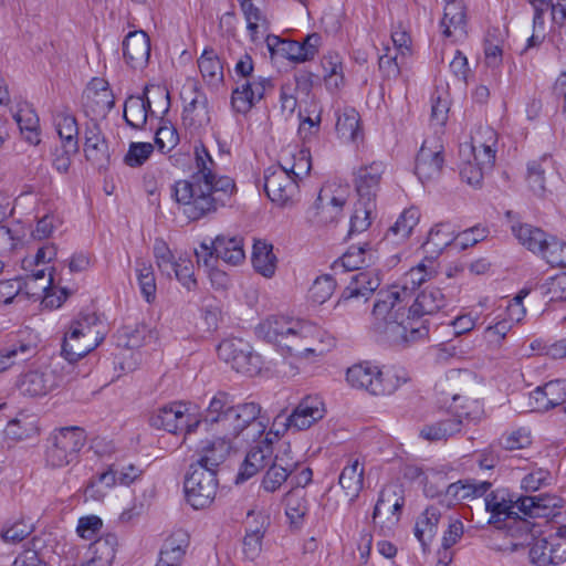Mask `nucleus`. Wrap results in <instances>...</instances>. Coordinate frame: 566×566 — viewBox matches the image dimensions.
Returning a JSON list of instances; mask_svg holds the SVG:
<instances>
[{
    "label": "nucleus",
    "instance_id": "obj_1",
    "mask_svg": "<svg viewBox=\"0 0 566 566\" xmlns=\"http://www.w3.org/2000/svg\"><path fill=\"white\" fill-rule=\"evenodd\" d=\"M202 423L214 434V439L201 442L198 460L214 474L232 449L243 443L259 442L269 427L270 419L254 401L233 405L230 395L217 392L209 402Z\"/></svg>",
    "mask_w": 566,
    "mask_h": 566
},
{
    "label": "nucleus",
    "instance_id": "obj_2",
    "mask_svg": "<svg viewBox=\"0 0 566 566\" xmlns=\"http://www.w3.org/2000/svg\"><path fill=\"white\" fill-rule=\"evenodd\" d=\"M196 171L171 187V197L190 220H199L223 207L235 192L234 180L218 176L217 164L203 145L195 147Z\"/></svg>",
    "mask_w": 566,
    "mask_h": 566
},
{
    "label": "nucleus",
    "instance_id": "obj_3",
    "mask_svg": "<svg viewBox=\"0 0 566 566\" xmlns=\"http://www.w3.org/2000/svg\"><path fill=\"white\" fill-rule=\"evenodd\" d=\"M325 413L324 401L316 395L304 397L291 415L279 413L269 431L265 430L262 439L252 446L247 453L242 468L237 475V482L245 481L265 468L273 457V444L279 441L280 436L289 429L306 430L322 420Z\"/></svg>",
    "mask_w": 566,
    "mask_h": 566
},
{
    "label": "nucleus",
    "instance_id": "obj_4",
    "mask_svg": "<svg viewBox=\"0 0 566 566\" xmlns=\"http://www.w3.org/2000/svg\"><path fill=\"white\" fill-rule=\"evenodd\" d=\"M447 297L439 287L428 286L422 290L405 315L400 318H377L385 323L384 333L389 342L397 346H409L429 336L426 316L433 315L446 307Z\"/></svg>",
    "mask_w": 566,
    "mask_h": 566
},
{
    "label": "nucleus",
    "instance_id": "obj_5",
    "mask_svg": "<svg viewBox=\"0 0 566 566\" xmlns=\"http://www.w3.org/2000/svg\"><path fill=\"white\" fill-rule=\"evenodd\" d=\"M258 337L276 345L292 356H307L314 350L310 347L317 334L314 324L284 316H270L255 328Z\"/></svg>",
    "mask_w": 566,
    "mask_h": 566
},
{
    "label": "nucleus",
    "instance_id": "obj_6",
    "mask_svg": "<svg viewBox=\"0 0 566 566\" xmlns=\"http://www.w3.org/2000/svg\"><path fill=\"white\" fill-rule=\"evenodd\" d=\"M554 499L549 495H527L515 502L506 501L503 491L491 492L484 500L485 510L490 513L489 523L497 527H509V523H518L527 528V522L518 516L522 513L525 517H545L554 506Z\"/></svg>",
    "mask_w": 566,
    "mask_h": 566
},
{
    "label": "nucleus",
    "instance_id": "obj_7",
    "mask_svg": "<svg viewBox=\"0 0 566 566\" xmlns=\"http://www.w3.org/2000/svg\"><path fill=\"white\" fill-rule=\"evenodd\" d=\"M436 274L433 262L426 265L423 262L411 268L401 279L400 284L391 285L377 294L373 315L375 318H400L405 315V307L411 300L413 291Z\"/></svg>",
    "mask_w": 566,
    "mask_h": 566
},
{
    "label": "nucleus",
    "instance_id": "obj_8",
    "mask_svg": "<svg viewBox=\"0 0 566 566\" xmlns=\"http://www.w3.org/2000/svg\"><path fill=\"white\" fill-rule=\"evenodd\" d=\"M402 368L380 369L368 361L353 365L347 369L346 380L350 387L373 396H390L409 381Z\"/></svg>",
    "mask_w": 566,
    "mask_h": 566
},
{
    "label": "nucleus",
    "instance_id": "obj_9",
    "mask_svg": "<svg viewBox=\"0 0 566 566\" xmlns=\"http://www.w3.org/2000/svg\"><path fill=\"white\" fill-rule=\"evenodd\" d=\"M64 369L65 364L60 359L43 361L21 374L17 387L23 396H46L64 382Z\"/></svg>",
    "mask_w": 566,
    "mask_h": 566
},
{
    "label": "nucleus",
    "instance_id": "obj_10",
    "mask_svg": "<svg viewBox=\"0 0 566 566\" xmlns=\"http://www.w3.org/2000/svg\"><path fill=\"white\" fill-rule=\"evenodd\" d=\"M84 431L78 427L61 428L48 439L45 461L52 468L70 464L84 446Z\"/></svg>",
    "mask_w": 566,
    "mask_h": 566
},
{
    "label": "nucleus",
    "instance_id": "obj_11",
    "mask_svg": "<svg viewBox=\"0 0 566 566\" xmlns=\"http://www.w3.org/2000/svg\"><path fill=\"white\" fill-rule=\"evenodd\" d=\"M217 474L201 464H190L184 488L187 502L196 510L209 506L218 490Z\"/></svg>",
    "mask_w": 566,
    "mask_h": 566
},
{
    "label": "nucleus",
    "instance_id": "obj_12",
    "mask_svg": "<svg viewBox=\"0 0 566 566\" xmlns=\"http://www.w3.org/2000/svg\"><path fill=\"white\" fill-rule=\"evenodd\" d=\"M218 356L235 371L254 376L262 367L261 356L243 339H226L218 346Z\"/></svg>",
    "mask_w": 566,
    "mask_h": 566
},
{
    "label": "nucleus",
    "instance_id": "obj_13",
    "mask_svg": "<svg viewBox=\"0 0 566 566\" xmlns=\"http://www.w3.org/2000/svg\"><path fill=\"white\" fill-rule=\"evenodd\" d=\"M528 557L535 566L559 565L566 560V535L562 527L548 537L534 538L530 544Z\"/></svg>",
    "mask_w": 566,
    "mask_h": 566
},
{
    "label": "nucleus",
    "instance_id": "obj_14",
    "mask_svg": "<svg viewBox=\"0 0 566 566\" xmlns=\"http://www.w3.org/2000/svg\"><path fill=\"white\" fill-rule=\"evenodd\" d=\"M264 190L271 201L284 207L297 196L298 185L286 168L279 164L264 171Z\"/></svg>",
    "mask_w": 566,
    "mask_h": 566
},
{
    "label": "nucleus",
    "instance_id": "obj_15",
    "mask_svg": "<svg viewBox=\"0 0 566 566\" xmlns=\"http://www.w3.org/2000/svg\"><path fill=\"white\" fill-rule=\"evenodd\" d=\"M444 164L443 145L439 137L423 140L416 158L415 171L422 184L440 177Z\"/></svg>",
    "mask_w": 566,
    "mask_h": 566
},
{
    "label": "nucleus",
    "instance_id": "obj_16",
    "mask_svg": "<svg viewBox=\"0 0 566 566\" xmlns=\"http://www.w3.org/2000/svg\"><path fill=\"white\" fill-rule=\"evenodd\" d=\"M187 405L174 402L159 408L150 418V424L157 429H164L170 433H177L185 430L186 433L193 432L199 426L203 424L202 420L189 422V413Z\"/></svg>",
    "mask_w": 566,
    "mask_h": 566
},
{
    "label": "nucleus",
    "instance_id": "obj_17",
    "mask_svg": "<svg viewBox=\"0 0 566 566\" xmlns=\"http://www.w3.org/2000/svg\"><path fill=\"white\" fill-rule=\"evenodd\" d=\"M273 85L268 77L238 80L231 94V105L237 113H248Z\"/></svg>",
    "mask_w": 566,
    "mask_h": 566
},
{
    "label": "nucleus",
    "instance_id": "obj_18",
    "mask_svg": "<svg viewBox=\"0 0 566 566\" xmlns=\"http://www.w3.org/2000/svg\"><path fill=\"white\" fill-rule=\"evenodd\" d=\"M385 171L386 165L382 161L363 164L355 169L353 181L358 200L367 203L376 202Z\"/></svg>",
    "mask_w": 566,
    "mask_h": 566
},
{
    "label": "nucleus",
    "instance_id": "obj_19",
    "mask_svg": "<svg viewBox=\"0 0 566 566\" xmlns=\"http://www.w3.org/2000/svg\"><path fill=\"white\" fill-rule=\"evenodd\" d=\"M555 160L551 154H544L527 165L526 181L531 191L539 197H545L548 191L547 182L558 172Z\"/></svg>",
    "mask_w": 566,
    "mask_h": 566
},
{
    "label": "nucleus",
    "instance_id": "obj_20",
    "mask_svg": "<svg viewBox=\"0 0 566 566\" xmlns=\"http://www.w3.org/2000/svg\"><path fill=\"white\" fill-rule=\"evenodd\" d=\"M566 401V381L556 379L536 387L530 394V406L536 411H547Z\"/></svg>",
    "mask_w": 566,
    "mask_h": 566
},
{
    "label": "nucleus",
    "instance_id": "obj_21",
    "mask_svg": "<svg viewBox=\"0 0 566 566\" xmlns=\"http://www.w3.org/2000/svg\"><path fill=\"white\" fill-rule=\"evenodd\" d=\"M379 274L375 270L359 271L352 275L349 283L344 289L337 306L352 300L363 297L368 300L380 285Z\"/></svg>",
    "mask_w": 566,
    "mask_h": 566
},
{
    "label": "nucleus",
    "instance_id": "obj_22",
    "mask_svg": "<svg viewBox=\"0 0 566 566\" xmlns=\"http://www.w3.org/2000/svg\"><path fill=\"white\" fill-rule=\"evenodd\" d=\"M124 59L133 69H143L150 56V41L144 31H132L123 41Z\"/></svg>",
    "mask_w": 566,
    "mask_h": 566
},
{
    "label": "nucleus",
    "instance_id": "obj_23",
    "mask_svg": "<svg viewBox=\"0 0 566 566\" xmlns=\"http://www.w3.org/2000/svg\"><path fill=\"white\" fill-rule=\"evenodd\" d=\"M376 253L369 243L350 245L345 253L332 264L334 273L360 270L363 265L375 262Z\"/></svg>",
    "mask_w": 566,
    "mask_h": 566
},
{
    "label": "nucleus",
    "instance_id": "obj_24",
    "mask_svg": "<svg viewBox=\"0 0 566 566\" xmlns=\"http://www.w3.org/2000/svg\"><path fill=\"white\" fill-rule=\"evenodd\" d=\"M365 465L361 457L350 455L343 468L338 483L350 501L358 497L364 486Z\"/></svg>",
    "mask_w": 566,
    "mask_h": 566
},
{
    "label": "nucleus",
    "instance_id": "obj_25",
    "mask_svg": "<svg viewBox=\"0 0 566 566\" xmlns=\"http://www.w3.org/2000/svg\"><path fill=\"white\" fill-rule=\"evenodd\" d=\"M346 203L344 196H335L331 189L323 188L315 202V222L317 224H328L335 222L343 212Z\"/></svg>",
    "mask_w": 566,
    "mask_h": 566
},
{
    "label": "nucleus",
    "instance_id": "obj_26",
    "mask_svg": "<svg viewBox=\"0 0 566 566\" xmlns=\"http://www.w3.org/2000/svg\"><path fill=\"white\" fill-rule=\"evenodd\" d=\"M440 27L443 35L453 38L454 41L461 40L467 35V14L462 2L446 4Z\"/></svg>",
    "mask_w": 566,
    "mask_h": 566
},
{
    "label": "nucleus",
    "instance_id": "obj_27",
    "mask_svg": "<svg viewBox=\"0 0 566 566\" xmlns=\"http://www.w3.org/2000/svg\"><path fill=\"white\" fill-rule=\"evenodd\" d=\"M468 416V412L455 411L452 418L442 419L433 423L424 424L420 429V437L427 441L446 440L449 437L460 432L462 426V417Z\"/></svg>",
    "mask_w": 566,
    "mask_h": 566
},
{
    "label": "nucleus",
    "instance_id": "obj_28",
    "mask_svg": "<svg viewBox=\"0 0 566 566\" xmlns=\"http://www.w3.org/2000/svg\"><path fill=\"white\" fill-rule=\"evenodd\" d=\"M188 544L189 538L185 531L179 530L172 533L165 541L156 566H179Z\"/></svg>",
    "mask_w": 566,
    "mask_h": 566
},
{
    "label": "nucleus",
    "instance_id": "obj_29",
    "mask_svg": "<svg viewBox=\"0 0 566 566\" xmlns=\"http://www.w3.org/2000/svg\"><path fill=\"white\" fill-rule=\"evenodd\" d=\"M212 249L217 259L230 265H239L245 259L243 239L241 237L218 235L212 241Z\"/></svg>",
    "mask_w": 566,
    "mask_h": 566
},
{
    "label": "nucleus",
    "instance_id": "obj_30",
    "mask_svg": "<svg viewBox=\"0 0 566 566\" xmlns=\"http://www.w3.org/2000/svg\"><path fill=\"white\" fill-rule=\"evenodd\" d=\"M405 504L403 497L399 496L398 493L392 489H384L378 497V501L374 507L373 521L377 524V520L380 517L381 513H390V516L387 518L388 524L386 527L390 530L392 526L397 525L399 522V514Z\"/></svg>",
    "mask_w": 566,
    "mask_h": 566
},
{
    "label": "nucleus",
    "instance_id": "obj_31",
    "mask_svg": "<svg viewBox=\"0 0 566 566\" xmlns=\"http://www.w3.org/2000/svg\"><path fill=\"white\" fill-rule=\"evenodd\" d=\"M84 153L86 159L96 166L103 167L108 163V145L97 126L88 127L86 129Z\"/></svg>",
    "mask_w": 566,
    "mask_h": 566
},
{
    "label": "nucleus",
    "instance_id": "obj_32",
    "mask_svg": "<svg viewBox=\"0 0 566 566\" xmlns=\"http://www.w3.org/2000/svg\"><path fill=\"white\" fill-rule=\"evenodd\" d=\"M78 332H66L62 345V354L67 364L65 367L71 368V363L77 361L85 355L95 349L101 343L93 338H84L77 336Z\"/></svg>",
    "mask_w": 566,
    "mask_h": 566
},
{
    "label": "nucleus",
    "instance_id": "obj_33",
    "mask_svg": "<svg viewBox=\"0 0 566 566\" xmlns=\"http://www.w3.org/2000/svg\"><path fill=\"white\" fill-rule=\"evenodd\" d=\"M53 126L61 143L72 145L78 144V124L75 115L67 108L56 109L52 115Z\"/></svg>",
    "mask_w": 566,
    "mask_h": 566
},
{
    "label": "nucleus",
    "instance_id": "obj_34",
    "mask_svg": "<svg viewBox=\"0 0 566 566\" xmlns=\"http://www.w3.org/2000/svg\"><path fill=\"white\" fill-rule=\"evenodd\" d=\"M449 245L455 247V229L449 222H441L430 230L422 248L427 253L438 255Z\"/></svg>",
    "mask_w": 566,
    "mask_h": 566
},
{
    "label": "nucleus",
    "instance_id": "obj_35",
    "mask_svg": "<svg viewBox=\"0 0 566 566\" xmlns=\"http://www.w3.org/2000/svg\"><path fill=\"white\" fill-rule=\"evenodd\" d=\"M441 511L438 506H428L418 517L415 526V536L423 549L431 543L438 531Z\"/></svg>",
    "mask_w": 566,
    "mask_h": 566
},
{
    "label": "nucleus",
    "instance_id": "obj_36",
    "mask_svg": "<svg viewBox=\"0 0 566 566\" xmlns=\"http://www.w3.org/2000/svg\"><path fill=\"white\" fill-rule=\"evenodd\" d=\"M117 538L113 534L99 537L90 545V559L83 566H111L116 554Z\"/></svg>",
    "mask_w": 566,
    "mask_h": 566
},
{
    "label": "nucleus",
    "instance_id": "obj_37",
    "mask_svg": "<svg viewBox=\"0 0 566 566\" xmlns=\"http://www.w3.org/2000/svg\"><path fill=\"white\" fill-rule=\"evenodd\" d=\"M78 332L77 336L93 338L102 343L106 334V327L95 313H81L75 318L67 332Z\"/></svg>",
    "mask_w": 566,
    "mask_h": 566
},
{
    "label": "nucleus",
    "instance_id": "obj_38",
    "mask_svg": "<svg viewBox=\"0 0 566 566\" xmlns=\"http://www.w3.org/2000/svg\"><path fill=\"white\" fill-rule=\"evenodd\" d=\"M277 259L273 253V245L263 240L253 244L252 264L254 270L264 277H272L276 270Z\"/></svg>",
    "mask_w": 566,
    "mask_h": 566
},
{
    "label": "nucleus",
    "instance_id": "obj_39",
    "mask_svg": "<svg viewBox=\"0 0 566 566\" xmlns=\"http://www.w3.org/2000/svg\"><path fill=\"white\" fill-rule=\"evenodd\" d=\"M285 514L291 524L300 526L308 512L306 491L302 489H290L284 497Z\"/></svg>",
    "mask_w": 566,
    "mask_h": 566
},
{
    "label": "nucleus",
    "instance_id": "obj_40",
    "mask_svg": "<svg viewBox=\"0 0 566 566\" xmlns=\"http://www.w3.org/2000/svg\"><path fill=\"white\" fill-rule=\"evenodd\" d=\"M150 111V101L143 96H129L124 104L125 122L135 129H142L147 122Z\"/></svg>",
    "mask_w": 566,
    "mask_h": 566
},
{
    "label": "nucleus",
    "instance_id": "obj_41",
    "mask_svg": "<svg viewBox=\"0 0 566 566\" xmlns=\"http://www.w3.org/2000/svg\"><path fill=\"white\" fill-rule=\"evenodd\" d=\"M336 132L346 142H356L360 136V118L353 107H344L337 111Z\"/></svg>",
    "mask_w": 566,
    "mask_h": 566
},
{
    "label": "nucleus",
    "instance_id": "obj_42",
    "mask_svg": "<svg viewBox=\"0 0 566 566\" xmlns=\"http://www.w3.org/2000/svg\"><path fill=\"white\" fill-rule=\"evenodd\" d=\"M14 119L24 136V139L31 145H38L40 139V120L38 114L29 105L21 107L15 114Z\"/></svg>",
    "mask_w": 566,
    "mask_h": 566
},
{
    "label": "nucleus",
    "instance_id": "obj_43",
    "mask_svg": "<svg viewBox=\"0 0 566 566\" xmlns=\"http://www.w3.org/2000/svg\"><path fill=\"white\" fill-rule=\"evenodd\" d=\"M419 211L416 208L406 209L397 221L388 229L386 240L399 243L409 238L412 229L418 224Z\"/></svg>",
    "mask_w": 566,
    "mask_h": 566
},
{
    "label": "nucleus",
    "instance_id": "obj_44",
    "mask_svg": "<svg viewBox=\"0 0 566 566\" xmlns=\"http://www.w3.org/2000/svg\"><path fill=\"white\" fill-rule=\"evenodd\" d=\"M512 232L523 247L536 255L539 251H543V243L546 242L548 235V233L542 229L527 223L518 226L513 224Z\"/></svg>",
    "mask_w": 566,
    "mask_h": 566
},
{
    "label": "nucleus",
    "instance_id": "obj_45",
    "mask_svg": "<svg viewBox=\"0 0 566 566\" xmlns=\"http://www.w3.org/2000/svg\"><path fill=\"white\" fill-rule=\"evenodd\" d=\"M36 346L31 343L19 342L0 350V374L13 365L25 361L35 355Z\"/></svg>",
    "mask_w": 566,
    "mask_h": 566
},
{
    "label": "nucleus",
    "instance_id": "obj_46",
    "mask_svg": "<svg viewBox=\"0 0 566 566\" xmlns=\"http://www.w3.org/2000/svg\"><path fill=\"white\" fill-rule=\"evenodd\" d=\"M265 42L272 55H281L294 62L306 61L303 56L304 48L300 45L298 41L284 40L276 35H268Z\"/></svg>",
    "mask_w": 566,
    "mask_h": 566
},
{
    "label": "nucleus",
    "instance_id": "obj_47",
    "mask_svg": "<svg viewBox=\"0 0 566 566\" xmlns=\"http://www.w3.org/2000/svg\"><path fill=\"white\" fill-rule=\"evenodd\" d=\"M492 484L488 481H459L448 485L446 494L457 501L480 497L488 493Z\"/></svg>",
    "mask_w": 566,
    "mask_h": 566
},
{
    "label": "nucleus",
    "instance_id": "obj_48",
    "mask_svg": "<svg viewBox=\"0 0 566 566\" xmlns=\"http://www.w3.org/2000/svg\"><path fill=\"white\" fill-rule=\"evenodd\" d=\"M198 67L207 82L211 84L222 82L223 66L213 49L209 48L203 50L198 59Z\"/></svg>",
    "mask_w": 566,
    "mask_h": 566
},
{
    "label": "nucleus",
    "instance_id": "obj_49",
    "mask_svg": "<svg viewBox=\"0 0 566 566\" xmlns=\"http://www.w3.org/2000/svg\"><path fill=\"white\" fill-rule=\"evenodd\" d=\"M543 243V251L537 255L544 259L552 266H566V243L555 235L548 234Z\"/></svg>",
    "mask_w": 566,
    "mask_h": 566
},
{
    "label": "nucleus",
    "instance_id": "obj_50",
    "mask_svg": "<svg viewBox=\"0 0 566 566\" xmlns=\"http://www.w3.org/2000/svg\"><path fill=\"white\" fill-rule=\"evenodd\" d=\"M182 120L193 128L206 126L210 122L207 101L193 98L182 112Z\"/></svg>",
    "mask_w": 566,
    "mask_h": 566
},
{
    "label": "nucleus",
    "instance_id": "obj_51",
    "mask_svg": "<svg viewBox=\"0 0 566 566\" xmlns=\"http://www.w3.org/2000/svg\"><path fill=\"white\" fill-rule=\"evenodd\" d=\"M324 82L328 90L335 91L344 82L343 64L337 54H328L323 57Z\"/></svg>",
    "mask_w": 566,
    "mask_h": 566
},
{
    "label": "nucleus",
    "instance_id": "obj_52",
    "mask_svg": "<svg viewBox=\"0 0 566 566\" xmlns=\"http://www.w3.org/2000/svg\"><path fill=\"white\" fill-rule=\"evenodd\" d=\"M510 322H502L499 319L495 324L489 325L484 328L482 338L485 347L490 352L500 350L511 331Z\"/></svg>",
    "mask_w": 566,
    "mask_h": 566
},
{
    "label": "nucleus",
    "instance_id": "obj_53",
    "mask_svg": "<svg viewBox=\"0 0 566 566\" xmlns=\"http://www.w3.org/2000/svg\"><path fill=\"white\" fill-rule=\"evenodd\" d=\"M376 208V202H363L358 200L355 205L354 213L350 218L349 235L366 231L371 224V214Z\"/></svg>",
    "mask_w": 566,
    "mask_h": 566
},
{
    "label": "nucleus",
    "instance_id": "obj_54",
    "mask_svg": "<svg viewBox=\"0 0 566 566\" xmlns=\"http://www.w3.org/2000/svg\"><path fill=\"white\" fill-rule=\"evenodd\" d=\"M4 434L10 440L21 441L38 434V427L29 417L15 418L8 422Z\"/></svg>",
    "mask_w": 566,
    "mask_h": 566
},
{
    "label": "nucleus",
    "instance_id": "obj_55",
    "mask_svg": "<svg viewBox=\"0 0 566 566\" xmlns=\"http://www.w3.org/2000/svg\"><path fill=\"white\" fill-rule=\"evenodd\" d=\"M292 472L287 468L283 469L280 465L271 463L263 474L260 489L265 493H275L282 485L289 481Z\"/></svg>",
    "mask_w": 566,
    "mask_h": 566
},
{
    "label": "nucleus",
    "instance_id": "obj_56",
    "mask_svg": "<svg viewBox=\"0 0 566 566\" xmlns=\"http://www.w3.org/2000/svg\"><path fill=\"white\" fill-rule=\"evenodd\" d=\"M52 282L53 279L51 275L46 279L44 270H39L27 276L24 281L25 294L32 297H44L48 300Z\"/></svg>",
    "mask_w": 566,
    "mask_h": 566
},
{
    "label": "nucleus",
    "instance_id": "obj_57",
    "mask_svg": "<svg viewBox=\"0 0 566 566\" xmlns=\"http://www.w3.org/2000/svg\"><path fill=\"white\" fill-rule=\"evenodd\" d=\"M137 281L145 300L150 303L156 296V280L151 264L137 261Z\"/></svg>",
    "mask_w": 566,
    "mask_h": 566
},
{
    "label": "nucleus",
    "instance_id": "obj_58",
    "mask_svg": "<svg viewBox=\"0 0 566 566\" xmlns=\"http://www.w3.org/2000/svg\"><path fill=\"white\" fill-rule=\"evenodd\" d=\"M281 166L285 167L287 172L297 181L307 176L311 171V153L306 148L300 149L296 154L292 155V160H286L284 164H281Z\"/></svg>",
    "mask_w": 566,
    "mask_h": 566
},
{
    "label": "nucleus",
    "instance_id": "obj_59",
    "mask_svg": "<svg viewBox=\"0 0 566 566\" xmlns=\"http://www.w3.org/2000/svg\"><path fill=\"white\" fill-rule=\"evenodd\" d=\"M335 287L336 282L331 275L318 276L308 290V298L315 304H323L331 298Z\"/></svg>",
    "mask_w": 566,
    "mask_h": 566
},
{
    "label": "nucleus",
    "instance_id": "obj_60",
    "mask_svg": "<svg viewBox=\"0 0 566 566\" xmlns=\"http://www.w3.org/2000/svg\"><path fill=\"white\" fill-rule=\"evenodd\" d=\"M154 153L151 143L133 142L124 156V163L132 168L143 166Z\"/></svg>",
    "mask_w": 566,
    "mask_h": 566
},
{
    "label": "nucleus",
    "instance_id": "obj_61",
    "mask_svg": "<svg viewBox=\"0 0 566 566\" xmlns=\"http://www.w3.org/2000/svg\"><path fill=\"white\" fill-rule=\"evenodd\" d=\"M172 275L188 291H193L197 287V280L195 277V266L190 259L179 256L178 261L174 266Z\"/></svg>",
    "mask_w": 566,
    "mask_h": 566
},
{
    "label": "nucleus",
    "instance_id": "obj_62",
    "mask_svg": "<svg viewBox=\"0 0 566 566\" xmlns=\"http://www.w3.org/2000/svg\"><path fill=\"white\" fill-rule=\"evenodd\" d=\"M80 145H72L61 143L52 151V165L61 174H66L71 167L72 158L78 153Z\"/></svg>",
    "mask_w": 566,
    "mask_h": 566
},
{
    "label": "nucleus",
    "instance_id": "obj_63",
    "mask_svg": "<svg viewBox=\"0 0 566 566\" xmlns=\"http://www.w3.org/2000/svg\"><path fill=\"white\" fill-rule=\"evenodd\" d=\"M528 295L527 290H521L507 304L505 317L501 318L502 322H510L511 328L515 324L523 321L526 315V308L523 305V300Z\"/></svg>",
    "mask_w": 566,
    "mask_h": 566
},
{
    "label": "nucleus",
    "instance_id": "obj_64",
    "mask_svg": "<svg viewBox=\"0 0 566 566\" xmlns=\"http://www.w3.org/2000/svg\"><path fill=\"white\" fill-rule=\"evenodd\" d=\"M179 136L171 125H161L155 134V144L161 153H168L177 146Z\"/></svg>",
    "mask_w": 566,
    "mask_h": 566
}]
</instances>
